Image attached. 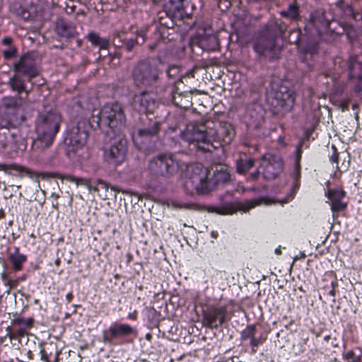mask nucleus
<instances>
[{"label":"nucleus","mask_w":362,"mask_h":362,"mask_svg":"<svg viewBox=\"0 0 362 362\" xmlns=\"http://www.w3.org/2000/svg\"><path fill=\"white\" fill-rule=\"evenodd\" d=\"M169 129H170L169 133H173V132H174L175 131L176 127H170Z\"/></svg>","instance_id":"60"},{"label":"nucleus","mask_w":362,"mask_h":362,"mask_svg":"<svg viewBox=\"0 0 362 362\" xmlns=\"http://www.w3.org/2000/svg\"><path fill=\"white\" fill-rule=\"evenodd\" d=\"M330 339L331 337L329 335H326L324 337V340L326 341L327 342H328Z\"/></svg>","instance_id":"59"},{"label":"nucleus","mask_w":362,"mask_h":362,"mask_svg":"<svg viewBox=\"0 0 362 362\" xmlns=\"http://www.w3.org/2000/svg\"><path fill=\"white\" fill-rule=\"evenodd\" d=\"M163 71L156 63L141 61L133 69L132 76L136 86L148 88L155 86Z\"/></svg>","instance_id":"3"},{"label":"nucleus","mask_w":362,"mask_h":362,"mask_svg":"<svg viewBox=\"0 0 362 362\" xmlns=\"http://www.w3.org/2000/svg\"><path fill=\"white\" fill-rule=\"evenodd\" d=\"M134 146L141 151L150 153L157 148L152 137H132Z\"/></svg>","instance_id":"22"},{"label":"nucleus","mask_w":362,"mask_h":362,"mask_svg":"<svg viewBox=\"0 0 362 362\" xmlns=\"http://www.w3.org/2000/svg\"><path fill=\"white\" fill-rule=\"evenodd\" d=\"M345 32L347 38L351 42L361 36V34L353 25H348L345 28Z\"/></svg>","instance_id":"39"},{"label":"nucleus","mask_w":362,"mask_h":362,"mask_svg":"<svg viewBox=\"0 0 362 362\" xmlns=\"http://www.w3.org/2000/svg\"><path fill=\"white\" fill-rule=\"evenodd\" d=\"M124 42L125 36L124 33L115 32L114 33L112 43L116 47H123Z\"/></svg>","instance_id":"41"},{"label":"nucleus","mask_w":362,"mask_h":362,"mask_svg":"<svg viewBox=\"0 0 362 362\" xmlns=\"http://www.w3.org/2000/svg\"><path fill=\"white\" fill-rule=\"evenodd\" d=\"M88 129L89 125L86 121L79 122L76 127L72 128L71 136H88L90 134Z\"/></svg>","instance_id":"36"},{"label":"nucleus","mask_w":362,"mask_h":362,"mask_svg":"<svg viewBox=\"0 0 362 362\" xmlns=\"http://www.w3.org/2000/svg\"><path fill=\"white\" fill-rule=\"evenodd\" d=\"M0 170L4 171L7 174L19 177H21L24 173H29V170L27 168L16 163H0Z\"/></svg>","instance_id":"27"},{"label":"nucleus","mask_w":362,"mask_h":362,"mask_svg":"<svg viewBox=\"0 0 362 362\" xmlns=\"http://www.w3.org/2000/svg\"><path fill=\"white\" fill-rule=\"evenodd\" d=\"M255 165V160L249 158L246 160H238L236 161L237 172L240 174H244L251 169Z\"/></svg>","instance_id":"37"},{"label":"nucleus","mask_w":362,"mask_h":362,"mask_svg":"<svg viewBox=\"0 0 362 362\" xmlns=\"http://www.w3.org/2000/svg\"><path fill=\"white\" fill-rule=\"evenodd\" d=\"M342 356L347 362H362V349L359 348L346 351Z\"/></svg>","instance_id":"35"},{"label":"nucleus","mask_w":362,"mask_h":362,"mask_svg":"<svg viewBox=\"0 0 362 362\" xmlns=\"http://www.w3.org/2000/svg\"><path fill=\"white\" fill-rule=\"evenodd\" d=\"M304 140L302 141V142L297 146L296 148V160L294 163V170L293 173V178L294 180V187H298L299 183V179L300 177V158H301V153H302V146L304 144Z\"/></svg>","instance_id":"28"},{"label":"nucleus","mask_w":362,"mask_h":362,"mask_svg":"<svg viewBox=\"0 0 362 362\" xmlns=\"http://www.w3.org/2000/svg\"><path fill=\"white\" fill-rule=\"evenodd\" d=\"M284 161L280 156L272 153H265L262 157L260 168L265 180L276 179L284 170Z\"/></svg>","instance_id":"9"},{"label":"nucleus","mask_w":362,"mask_h":362,"mask_svg":"<svg viewBox=\"0 0 362 362\" xmlns=\"http://www.w3.org/2000/svg\"><path fill=\"white\" fill-rule=\"evenodd\" d=\"M185 0H165V10L166 14L172 18H182L184 13Z\"/></svg>","instance_id":"21"},{"label":"nucleus","mask_w":362,"mask_h":362,"mask_svg":"<svg viewBox=\"0 0 362 362\" xmlns=\"http://www.w3.org/2000/svg\"><path fill=\"white\" fill-rule=\"evenodd\" d=\"M332 148H334V152L333 153V154L329 157V160L330 162L332 163H337V160H338V155L336 152V148L334 146H332Z\"/></svg>","instance_id":"46"},{"label":"nucleus","mask_w":362,"mask_h":362,"mask_svg":"<svg viewBox=\"0 0 362 362\" xmlns=\"http://www.w3.org/2000/svg\"><path fill=\"white\" fill-rule=\"evenodd\" d=\"M317 52V47L316 46H313V47H311L310 49L308 48L305 49V53L306 54H310V55H313L315 53H316Z\"/></svg>","instance_id":"47"},{"label":"nucleus","mask_w":362,"mask_h":362,"mask_svg":"<svg viewBox=\"0 0 362 362\" xmlns=\"http://www.w3.org/2000/svg\"><path fill=\"white\" fill-rule=\"evenodd\" d=\"M56 30L59 35L65 37H70L74 34L73 25L62 19L57 22Z\"/></svg>","instance_id":"29"},{"label":"nucleus","mask_w":362,"mask_h":362,"mask_svg":"<svg viewBox=\"0 0 362 362\" xmlns=\"http://www.w3.org/2000/svg\"><path fill=\"white\" fill-rule=\"evenodd\" d=\"M226 306H211L203 314V325L209 328H217L223 324L226 318Z\"/></svg>","instance_id":"10"},{"label":"nucleus","mask_w":362,"mask_h":362,"mask_svg":"<svg viewBox=\"0 0 362 362\" xmlns=\"http://www.w3.org/2000/svg\"><path fill=\"white\" fill-rule=\"evenodd\" d=\"M222 204L219 206H210L207 207L209 212H215L221 215H230L235 213L238 208L234 203L223 202V197H221Z\"/></svg>","instance_id":"23"},{"label":"nucleus","mask_w":362,"mask_h":362,"mask_svg":"<svg viewBox=\"0 0 362 362\" xmlns=\"http://www.w3.org/2000/svg\"><path fill=\"white\" fill-rule=\"evenodd\" d=\"M41 354H42V359L47 361V357L45 350L41 351Z\"/></svg>","instance_id":"56"},{"label":"nucleus","mask_w":362,"mask_h":362,"mask_svg":"<svg viewBox=\"0 0 362 362\" xmlns=\"http://www.w3.org/2000/svg\"><path fill=\"white\" fill-rule=\"evenodd\" d=\"M256 332L255 326L253 325L247 326L241 333V338L243 340L251 339Z\"/></svg>","instance_id":"40"},{"label":"nucleus","mask_w":362,"mask_h":362,"mask_svg":"<svg viewBox=\"0 0 362 362\" xmlns=\"http://www.w3.org/2000/svg\"><path fill=\"white\" fill-rule=\"evenodd\" d=\"M85 143L84 137H64V147L68 156L81 148Z\"/></svg>","instance_id":"24"},{"label":"nucleus","mask_w":362,"mask_h":362,"mask_svg":"<svg viewBox=\"0 0 362 362\" xmlns=\"http://www.w3.org/2000/svg\"><path fill=\"white\" fill-rule=\"evenodd\" d=\"M357 107H358L357 104H353V105H352V108H353V110L356 109V108H357Z\"/></svg>","instance_id":"63"},{"label":"nucleus","mask_w":362,"mask_h":362,"mask_svg":"<svg viewBox=\"0 0 362 362\" xmlns=\"http://www.w3.org/2000/svg\"><path fill=\"white\" fill-rule=\"evenodd\" d=\"M160 123L156 120H149L148 125L139 130L140 136H153L158 134Z\"/></svg>","instance_id":"34"},{"label":"nucleus","mask_w":362,"mask_h":362,"mask_svg":"<svg viewBox=\"0 0 362 362\" xmlns=\"http://www.w3.org/2000/svg\"><path fill=\"white\" fill-rule=\"evenodd\" d=\"M136 333L135 328L127 324L112 325L103 332V341L105 344H111L112 340L119 337H125Z\"/></svg>","instance_id":"13"},{"label":"nucleus","mask_w":362,"mask_h":362,"mask_svg":"<svg viewBox=\"0 0 362 362\" xmlns=\"http://www.w3.org/2000/svg\"><path fill=\"white\" fill-rule=\"evenodd\" d=\"M209 138L199 137L197 139H194L192 137H182L185 141L189 144L190 149L197 148L203 152H211L216 148L217 146Z\"/></svg>","instance_id":"18"},{"label":"nucleus","mask_w":362,"mask_h":362,"mask_svg":"<svg viewBox=\"0 0 362 362\" xmlns=\"http://www.w3.org/2000/svg\"><path fill=\"white\" fill-rule=\"evenodd\" d=\"M278 141L279 144H283V138L282 137H279V139H278Z\"/></svg>","instance_id":"62"},{"label":"nucleus","mask_w":362,"mask_h":362,"mask_svg":"<svg viewBox=\"0 0 362 362\" xmlns=\"http://www.w3.org/2000/svg\"><path fill=\"white\" fill-rule=\"evenodd\" d=\"M170 205L175 209L202 211L204 207L194 202H185L181 200H173Z\"/></svg>","instance_id":"31"},{"label":"nucleus","mask_w":362,"mask_h":362,"mask_svg":"<svg viewBox=\"0 0 362 362\" xmlns=\"http://www.w3.org/2000/svg\"><path fill=\"white\" fill-rule=\"evenodd\" d=\"M286 29L284 25L274 23L258 34L254 40L253 49L259 57L269 60L277 58L280 49L276 44V38Z\"/></svg>","instance_id":"1"},{"label":"nucleus","mask_w":362,"mask_h":362,"mask_svg":"<svg viewBox=\"0 0 362 362\" xmlns=\"http://www.w3.org/2000/svg\"><path fill=\"white\" fill-rule=\"evenodd\" d=\"M137 35H138V36H140V37H141V38H142V40H141V44L144 43V42H145V38H144V36L143 32H142V31H141V32L138 33V34H137Z\"/></svg>","instance_id":"55"},{"label":"nucleus","mask_w":362,"mask_h":362,"mask_svg":"<svg viewBox=\"0 0 362 362\" xmlns=\"http://www.w3.org/2000/svg\"><path fill=\"white\" fill-rule=\"evenodd\" d=\"M139 42L137 41L135 39H129L128 40H125L124 43V46L123 47L127 50V51H132L133 49V48L134 47V46L136 45V44H139Z\"/></svg>","instance_id":"42"},{"label":"nucleus","mask_w":362,"mask_h":362,"mask_svg":"<svg viewBox=\"0 0 362 362\" xmlns=\"http://www.w3.org/2000/svg\"><path fill=\"white\" fill-rule=\"evenodd\" d=\"M183 187L191 194H205L214 189L210 170L199 163L187 166L182 177Z\"/></svg>","instance_id":"2"},{"label":"nucleus","mask_w":362,"mask_h":362,"mask_svg":"<svg viewBox=\"0 0 362 362\" xmlns=\"http://www.w3.org/2000/svg\"><path fill=\"white\" fill-rule=\"evenodd\" d=\"M158 102L153 95L148 91H143L133 98L132 106L139 113L153 112L158 107Z\"/></svg>","instance_id":"11"},{"label":"nucleus","mask_w":362,"mask_h":362,"mask_svg":"<svg viewBox=\"0 0 362 362\" xmlns=\"http://www.w3.org/2000/svg\"><path fill=\"white\" fill-rule=\"evenodd\" d=\"M259 176V170H256L255 171L254 173H252L250 174V177L252 180H257Z\"/></svg>","instance_id":"48"},{"label":"nucleus","mask_w":362,"mask_h":362,"mask_svg":"<svg viewBox=\"0 0 362 362\" xmlns=\"http://www.w3.org/2000/svg\"><path fill=\"white\" fill-rule=\"evenodd\" d=\"M88 40L93 45L98 47L100 49L107 50L110 46V41L106 38H103L98 34L92 32L88 34Z\"/></svg>","instance_id":"33"},{"label":"nucleus","mask_w":362,"mask_h":362,"mask_svg":"<svg viewBox=\"0 0 362 362\" xmlns=\"http://www.w3.org/2000/svg\"><path fill=\"white\" fill-rule=\"evenodd\" d=\"M315 129V125L313 126V128L311 129H307L305 132V136H310L314 132V129Z\"/></svg>","instance_id":"51"},{"label":"nucleus","mask_w":362,"mask_h":362,"mask_svg":"<svg viewBox=\"0 0 362 362\" xmlns=\"http://www.w3.org/2000/svg\"><path fill=\"white\" fill-rule=\"evenodd\" d=\"M332 288L329 291V294L332 297L335 296L334 284L332 283Z\"/></svg>","instance_id":"52"},{"label":"nucleus","mask_w":362,"mask_h":362,"mask_svg":"<svg viewBox=\"0 0 362 362\" xmlns=\"http://www.w3.org/2000/svg\"><path fill=\"white\" fill-rule=\"evenodd\" d=\"M261 203V200L258 199H252L247 202L243 207V210H249L252 208H254L255 206Z\"/></svg>","instance_id":"43"},{"label":"nucleus","mask_w":362,"mask_h":362,"mask_svg":"<svg viewBox=\"0 0 362 362\" xmlns=\"http://www.w3.org/2000/svg\"><path fill=\"white\" fill-rule=\"evenodd\" d=\"M341 109H342V111H346L348 110V103L346 102V103H344L341 105Z\"/></svg>","instance_id":"54"},{"label":"nucleus","mask_w":362,"mask_h":362,"mask_svg":"<svg viewBox=\"0 0 362 362\" xmlns=\"http://www.w3.org/2000/svg\"><path fill=\"white\" fill-rule=\"evenodd\" d=\"M31 148L33 151L41 152L49 148L54 141V137H32Z\"/></svg>","instance_id":"26"},{"label":"nucleus","mask_w":362,"mask_h":362,"mask_svg":"<svg viewBox=\"0 0 362 362\" xmlns=\"http://www.w3.org/2000/svg\"><path fill=\"white\" fill-rule=\"evenodd\" d=\"M148 168L155 177L169 178L178 172L179 163L172 155L160 154L149 161Z\"/></svg>","instance_id":"5"},{"label":"nucleus","mask_w":362,"mask_h":362,"mask_svg":"<svg viewBox=\"0 0 362 362\" xmlns=\"http://www.w3.org/2000/svg\"><path fill=\"white\" fill-rule=\"evenodd\" d=\"M8 83L12 90L17 91L18 93L24 90V81L18 75H15L10 78Z\"/></svg>","instance_id":"38"},{"label":"nucleus","mask_w":362,"mask_h":362,"mask_svg":"<svg viewBox=\"0 0 362 362\" xmlns=\"http://www.w3.org/2000/svg\"><path fill=\"white\" fill-rule=\"evenodd\" d=\"M19 109L18 99L12 97L4 98L2 100L1 112L6 115V119L0 121V127L9 128L13 122L18 120L17 112Z\"/></svg>","instance_id":"12"},{"label":"nucleus","mask_w":362,"mask_h":362,"mask_svg":"<svg viewBox=\"0 0 362 362\" xmlns=\"http://www.w3.org/2000/svg\"><path fill=\"white\" fill-rule=\"evenodd\" d=\"M33 318L16 317L12 320V327H7L8 334L11 339L23 337L27 333V330L33 326Z\"/></svg>","instance_id":"15"},{"label":"nucleus","mask_w":362,"mask_h":362,"mask_svg":"<svg viewBox=\"0 0 362 362\" xmlns=\"http://www.w3.org/2000/svg\"><path fill=\"white\" fill-rule=\"evenodd\" d=\"M310 22L320 34L329 28L330 21L327 17L326 12L322 8L315 10L310 13Z\"/></svg>","instance_id":"16"},{"label":"nucleus","mask_w":362,"mask_h":362,"mask_svg":"<svg viewBox=\"0 0 362 362\" xmlns=\"http://www.w3.org/2000/svg\"><path fill=\"white\" fill-rule=\"evenodd\" d=\"M72 298H73V294L71 293H69L66 294V299L67 300V301L69 303H70L71 301Z\"/></svg>","instance_id":"53"},{"label":"nucleus","mask_w":362,"mask_h":362,"mask_svg":"<svg viewBox=\"0 0 362 362\" xmlns=\"http://www.w3.org/2000/svg\"><path fill=\"white\" fill-rule=\"evenodd\" d=\"M61 116L56 111H48L39 115L36 122L38 136H54L59 131Z\"/></svg>","instance_id":"8"},{"label":"nucleus","mask_w":362,"mask_h":362,"mask_svg":"<svg viewBox=\"0 0 362 362\" xmlns=\"http://www.w3.org/2000/svg\"><path fill=\"white\" fill-rule=\"evenodd\" d=\"M4 55L6 58H10L12 57L13 55V52L12 51H9V50H7V51H4Z\"/></svg>","instance_id":"49"},{"label":"nucleus","mask_w":362,"mask_h":362,"mask_svg":"<svg viewBox=\"0 0 362 362\" xmlns=\"http://www.w3.org/2000/svg\"><path fill=\"white\" fill-rule=\"evenodd\" d=\"M21 141V144L18 147H15V148L11 147V150H12V151H16L17 149L21 150V151L25 150L26 148V144L25 143V139L23 137H21V141Z\"/></svg>","instance_id":"45"},{"label":"nucleus","mask_w":362,"mask_h":362,"mask_svg":"<svg viewBox=\"0 0 362 362\" xmlns=\"http://www.w3.org/2000/svg\"><path fill=\"white\" fill-rule=\"evenodd\" d=\"M15 71L29 78L31 80L37 75L35 59L32 54H24L18 62L14 64Z\"/></svg>","instance_id":"14"},{"label":"nucleus","mask_w":362,"mask_h":362,"mask_svg":"<svg viewBox=\"0 0 362 362\" xmlns=\"http://www.w3.org/2000/svg\"><path fill=\"white\" fill-rule=\"evenodd\" d=\"M260 344V339L255 338V336L250 340V344L252 348V351L255 352V348H257Z\"/></svg>","instance_id":"44"},{"label":"nucleus","mask_w":362,"mask_h":362,"mask_svg":"<svg viewBox=\"0 0 362 362\" xmlns=\"http://www.w3.org/2000/svg\"><path fill=\"white\" fill-rule=\"evenodd\" d=\"M3 42L6 45H8L11 42V39L8 37H6V38L3 39Z\"/></svg>","instance_id":"57"},{"label":"nucleus","mask_w":362,"mask_h":362,"mask_svg":"<svg viewBox=\"0 0 362 362\" xmlns=\"http://www.w3.org/2000/svg\"><path fill=\"white\" fill-rule=\"evenodd\" d=\"M282 17L291 21H297L300 18V6L295 1L288 5V7L280 11Z\"/></svg>","instance_id":"25"},{"label":"nucleus","mask_w":362,"mask_h":362,"mask_svg":"<svg viewBox=\"0 0 362 362\" xmlns=\"http://www.w3.org/2000/svg\"><path fill=\"white\" fill-rule=\"evenodd\" d=\"M8 259L12 264L13 269L16 271H19L22 269L23 264L27 260V257L25 255L19 253L18 249L16 248L15 252L9 255Z\"/></svg>","instance_id":"30"},{"label":"nucleus","mask_w":362,"mask_h":362,"mask_svg":"<svg viewBox=\"0 0 362 362\" xmlns=\"http://www.w3.org/2000/svg\"><path fill=\"white\" fill-rule=\"evenodd\" d=\"M8 148V144L5 143L4 141H1L0 143V150L6 149Z\"/></svg>","instance_id":"50"},{"label":"nucleus","mask_w":362,"mask_h":362,"mask_svg":"<svg viewBox=\"0 0 362 362\" xmlns=\"http://www.w3.org/2000/svg\"><path fill=\"white\" fill-rule=\"evenodd\" d=\"M60 264V259H57L55 260V264L56 265H59Z\"/></svg>","instance_id":"61"},{"label":"nucleus","mask_w":362,"mask_h":362,"mask_svg":"<svg viewBox=\"0 0 362 362\" xmlns=\"http://www.w3.org/2000/svg\"><path fill=\"white\" fill-rule=\"evenodd\" d=\"M349 17L356 22L362 23V1L347 6Z\"/></svg>","instance_id":"32"},{"label":"nucleus","mask_w":362,"mask_h":362,"mask_svg":"<svg viewBox=\"0 0 362 362\" xmlns=\"http://www.w3.org/2000/svg\"><path fill=\"white\" fill-rule=\"evenodd\" d=\"M187 129L192 136H233L235 134L233 127L230 123L212 120L190 123L187 125Z\"/></svg>","instance_id":"4"},{"label":"nucleus","mask_w":362,"mask_h":362,"mask_svg":"<svg viewBox=\"0 0 362 362\" xmlns=\"http://www.w3.org/2000/svg\"><path fill=\"white\" fill-rule=\"evenodd\" d=\"M230 180V170L228 165H220L215 167L213 176L210 177V182H214V188L221 184H225Z\"/></svg>","instance_id":"20"},{"label":"nucleus","mask_w":362,"mask_h":362,"mask_svg":"<svg viewBox=\"0 0 362 362\" xmlns=\"http://www.w3.org/2000/svg\"><path fill=\"white\" fill-rule=\"evenodd\" d=\"M100 120L107 123L112 129L120 130L124 127L126 117L121 105L115 103L103 107L100 111Z\"/></svg>","instance_id":"7"},{"label":"nucleus","mask_w":362,"mask_h":362,"mask_svg":"<svg viewBox=\"0 0 362 362\" xmlns=\"http://www.w3.org/2000/svg\"><path fill=\"white\" fill-rule=\"evenodd\" d=\"M127 150L125 139L112 137L110 144L103 148V160L112 167H117L124 161Z\"/></svg>","instance_id":"6"},{"label":"nucleus","mask_w":362,"mask_h":362,"mask_svg":"<svg viewBox=\"0 0 362 362\" xmlns=\"http://www.w3.org/2000/svg\"><path fill=\"white\" fill-rule=\"evenodd\" d=\"M275 99L277 101V105L281 107L284 110H290L295 102V97L293 91L288 90L285 86H280L275 93Z\"/></svg>","instance_id":"17"},{"label":"nucleus","mask_w":362,"mask_h":362,"mask_svg":"<svg viewBox=\"0 0 362 362\" xmlns=\"http://www.w3.org/2000/svg\"><path fill=\"white\" fill-rule=\"evenodd\" d=\"M275 253L278 255H281V247H279L277 248H276L275 250Z\"/></svg>","instance_id":"58"},{"label":"nucleus","mask_w":362,"mask_h":362,"mask_svg":"<svg viewBox=\"0 0 362 362\" xmlns=\"http://www.w3.org/2000/svg\"><path fill=\"white\" fill-rule=\"evenodd\" d=\"M84 184H85V185L87 186V187H88L90 189H91V187H90V185H89L87 182H85V183H84Z\"/></svg>","instance_id":"64"},{"label":"nucleus","mask_w":362,"mask_h":362,"mask_svg":"<svg viewBox=\"0 0 362 362\" xmlns=\"http://www.w3.org/2000/svg\"><path fill=\"white\" fill-rule=\"evenodd\" d=\"M344 197L345 192L342 190L336 189L329 192V199L331 201V209L334 217L336 213L346 209L347 204L343 201Z\"/></svg>","instance_id":"19"}]
</instances>
